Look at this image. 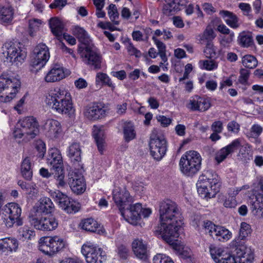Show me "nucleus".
Returning a JSON list of instances; mask_svg holds the SVG:
<instances>
[{
	"mask_svg": "<svg viewBox=\"0 0 263 263\" xmlns=\"http://www.w3.org/2000/svg\"><path fill=\"white\" fill-rule=\"evenodd\" d=\"M160 225L158 230L163 240L170 245L179 236V230L182 224L181 213L177 204L167 199L159 203Z\"/></svg>",
	"mask_w": 263,
	"mask_h": 263,
	"instance_id": "f257e3e1",
	"label": "nucleus"
},
{
	"mask_svg": "<svg viewBox=\"0 0 263 263\" xmlns=\"http://www.w3.org/2000/svg\"><path fill=\"white\" fill-rule=\"evenodd\" d=\"M47 106L59 114L70 115L74 111L70 93L63 88L51 90L46 95Z\"/></svg>",
	"mask_w": 263,
	"mask_h": 263,
	"instance_id": "f03ea898",
	"label": "nucleus"
},
{
	"mask_svg": "<svg viewBox=\"0 0 263 263\" xmlns=\"http://www.w3.org/2000/svg\"><path fill=\"white\" fill-rule=\"evenodd\" d=\"M39 125L33 117H27L20 120L16 124L13 132V137L16 139L27 141L32 139L39 133Z\"/></svg>",
	"mask_w": 263,
	"mask_h": 263,
	"instance_id": "7ed1b4c3",
	"label": "nucleus"
},
{
	"mask_svg": "<svg viewBox=\"0 0 263 263\" xmlns=\"http://www.w3.org/2000/svg\"><path fill=\"white\" fill-rule=\"evenodd\" d=\"M20 86L21 82L18 79L9 74H2L0 76V101L10 102L15 97Z\"/></svg>",
	"mask_w": 263,
	"mask_h": 263,
	"instance_id": "20e7f679",
	"label": "nucleus"
},
{
	"mask_svg": "<svg viewBox=\"0 0 263 263\" xmlns=\"http://www.w3.org/2000/svg\"><path fill=\"white\" fill-rule=\"evenodd\" d=\"M201 163V157L198 152L194 151L187 152L180 160V170L186 176H192L199 171Z\"/></svg>",
	"mask_w": 263,
	"mask_h": 263,
	"instance_id": "39448f33",
	"label": "nucleus"
},
{
	"mask_svg": "<svg viewBox=\"0 0 263 263\" xmlns=\"http://www.w3.org/2000/svg\"><path fill=\"white\" fill-rule=\"evenodd\" d=\"M1 212L3 222L7 228L12 227L15 223L17 226L23 224L21 218L22 209L18 204L8 203L2 208Z\"/></svg>",
	"mask_w": 263,
	"mask_h": 263,
	"instance_id": "423d86ee",
	"label": "nucleus"
},
{
	"mask_svg": "<svg viewBox=\"0 0 263 263\" xmlns=\"http://www.w3.org/2000/svg\"><path fill=\"white\" fill-rule=\"evenodd\" d=\"M79 47L78 53L83 62L93 69L101 68V56L97 52L93 44Z\"/></svg>",
	"mask_w": 263,
	"mask_h": 263,
	"instance_id": "0eeeda50",
	"label": "nucleus"
},
{
	"mask_svg": "<svg viewBox=\"0 0 263 263\" xmlns=\"http://www.w3.org/2000/svg\"><path fill=\"white\" fill-rule=\"evenodd\" d=\"M3 54L10 62H22L26 57L25 49L20 43L8 41L3 46Z\"/></svg>",
	"mask_w": 263,
	"mask_h": 263,
	"instance_id": "6e6552de",
	"label": "nucleus"
},
{
	"mask_svg": "<svg viewBox=\"0 0 263 263\" xmlns=\"http://www.w3.org/2000/svg\"><path fill=\"white\" fill-rule=\"evenodd\" d=\"M50 197L58 204L59 208L67 213H73L79 210V204L71 200L68 196L59 190H51L49 191Z\"/></svg>",
	"mask_w": 263,
	"mask_h": 263,
	"instance_id": "1a4fd4ad",
	"label": "nucleus"
},
{
	"mask_svg": "<svg viewBox=\"0 0 263 263\" xmlns=\"http://www.w3.org/2000/svg\"><path fill=\"white\" fill-rule=\"evenodd\" d=\"M149 146L151 155L154 159L159 161L165 155L167 149V142L163 135L152 134Z\"/></svg>",
	"mask_w": 263,
	"mask_h": 263,
	"instance_id": "9d476101",
	"label": "nucleus"
},
{
	"mask_svg": "<svg viewBox=\"0 0 263 263\" xmlns=\"http://www.w3.org/2000/svg\"><path fill=\"white\" fill-rule=\"evenodd\" d=\"M40 250L46 254L52 255L65 247V242L59 236L42 238Z\"/></svg>",
	"mask_w": 263,
	"mask_h": 263,
	"instance_id": "9b49d317",
	"label": "nucleus"
},
{
	"mask_svg": "<svg viewBox=\"0 0 263 263\" xmlns=\"http://www.w3.org/2000/svg\"><path fill=\"white\" fill-rule=\"evenodd\" d=\"M48 48L45 44H39L34 49L30 65L34 71L40 70L49 59Z\"/></svg>",
	"mask_w": 263,
	"mask_h": 263,
	"instance_id": "f8f14e48",
	"label": "nucleus"
},
{
	"mask_svg": "<svg viewBox=\"0 0 263 263\" xmlns=\"http://www.w3.org/2000/svg\"><path fill=\"white\" fill-rule=\"evenodd\" d=\"M81 252L85 256L87 263H102L105 260V256L102 255V250L95 245L87 243L83 245Z\"/></svg>",
	"mask_w": 263,
	"mask_h": 263,
	"instance_id": "ddd939ff",
	"label": "nucleus"
},
{
	"mask_svg": "<svg viewBox=\"0 0 263 263\" xmlns=\"http://www.w3.org/2000/svg\"><path fill=\"white\" fill-rule=\"evenodd\" d=\"M232 246L235 248V252L237 263H252L254 259V255L250 248L240 242L233 241Z\"/></svg>",
	"mask_w": 263,
	"mask_h": 263,
	"instance_id": "4468645a",
	"label": "nucleus"
},
{
	"mask_svg": "<svg viewBox=\"0 0 263 263\" xmlns=\"http://www.w3.org/2000/svg\"><path fill=\"white\" fill-rule=\"evenodd\" d=\"M31 222L36 229L47 231L55 230L59 224L58 220L52 215L43 216L40 219L33 218Z\"/></svg>",
	"mask_w": 263,
	"mask_h": 263,
	"instance_id": "2eb2a0df",
	"label": "nucleus"
},
{
	"mask_svg": "<svg viewBox=\"0 0 263 263\" xmlns=\"http://www.w3.org/2000/svg\"><path fill=\"white\" fill-rule=\"evenodd\" d=\"M68 184L72 191L77 194L83 193L86 190V183L81 173L72 171L68 174Z\"/></svg>",
	"mask_w": 263,
	"mask_h": 263,
	"instance_id": "dca6fc26",
	"label": "nucleus"
},
{
	"mask_svg": "<svg viewBox=\"0 0 263 263\" xmlns=\"http://www.w3.org/2000/svg\"><path fill=\"white\" fill-rule=\"evenodd\" d=\"M142 210V207L141 203H137L130 205L126 209H123L120 212L121 215L125 220L129 223L136 225L139 220L141 218V213Z\"/></svg>",
	"mask_w": 263,
	"mask_h": 263,
	"instance_id": "f3484780",
	"label": "nucleus"
},
{
	"mask_svg": "<svg viewBox=\"0 0 263 263\" xmlns=\"http://www.w3.org/2000/svg\"><path fill=\"white\" fill-rule=\"evenodd\" d=\"M106 112L103 104L93 103L85 107L83 114L88 120H97L104 118L106 115Z\"/></svg>",
	"mask_w": 263,
	"mask_h": 263,
	"instance_id": "a211bd4d",
	"label": "nucleus"
},
{
	"mask_svg": "<svg viewBox=\"0 0 263 263\" xmlns=\"http://www.w3.org/2000/svg\"><path fill=\"white\" fill-rule=\"evenodd\" d=\"M113 199L118 207L119 212L125 208V206L133 201L132 197L126 188H118L112 192Z\"/></svg>",
	"mask_w": 263,
	"mask_h": 263,
	"instance_id": "6ab92c4d",
	"label": "nucleus"
},
{
	"mask_svg": "<svg viewBox=\"0 0 263 263\" xmlns=\"http://www.w3.org/2000/svg\"><path fill=\"white\" fill-rule=\"evenodd\" d=\"M47 164L51 167V171H62L63 169V159L59 149L52 148L48 151Z\"/></svg>",
	"mask_w": 263,
	"mask_h": 263,
	"instance_id": "aec40b11",
	"label": "nucleus"
},
{
	"mask_svg": "<svg viewBox=\"0 0 263 263\" xmlns=\"http://www.w3.org/2000/svg\"><path fill=\"white\" fill-rule=\"evenodd\" d=\"M186 107L192 111H205L211 106L210 101L198 96L192 97L186 105Z\"/></svg>",
	"mask_w": 263,
	"mask_h": 263,
	"instance_id": "412c9836",
	"label": "nucleus"
},
{
	"mask_svg": "<svg viewBox=\"0 0 263 263\" xmlns=\"http://www.w3.org/2000/svg\"><path fill=\"white\" fill-rule=\"evenodd\" d=\"M240 146L241 140L240 139L233 140L229 145L222 147L216 153L215 157V160L217 163L219 164L224 161L229 155L233 154Z\"/></svg>",
	"mask_w": 263,
	"mask_h": 263,
	"instance_id": "4be33fe9",
	"label": "nucleus"
},
{
	"mask_svg": "<svg viewBox=\"0 0 263 263\" xmlns=\"http://www.w3.org/2000/svg\"><path fill=\"white\" fill-rule=\"evenodd\" d=\"M44 129L47 136L51 139L57 138L62 132L61 123L52 119H48L46 121Z\"/></svg>",
	"mask_w": 263,
	"mask_h": 263,
	"instance_id": "5701e85b",
	"label": "nucleus"
},
{
	"mask_svg": "<svg viewBox=\"0 0 263 263\" xmlns=\"http://www.w3.org/2000/svg\"><path fill=\"white\" fill-rule=\"evenodd\" d=\"M212 186L197 187L199 195L203 198H211L215 196L219 192L220 184L219 180H214L212 182Z\"/></svg>",
	"mask_w": 263,
	"mask_h": 263,
	"instance_id": "b1692460",
	"label": "nucleus"
},
{
	"mask_svg": "<svg viewBox=\"0 0 263 263\" xmlns=\"http://www.w3.org/2000/svg\"><path fill=\"white\" fill-rule=\"evenodd\" d=\"M81 149L79 143L73 142L69 147L68 156L73 165H78V170L79 167L82 168L80 164L81 162Z\"/></svg>",
	"mask_w": 263,
	"mask_h": 263,
	"instance_id": "393cba45",
	"label": "nucleus"
},
{
	"mask_svg": "<svg viewBox=\"0 0 263 263\" xmlns=\"http://www.w3.org/2000/svg\"><path fill=\"white\" fill-rule=\"evenodd\" d=\"M66 74L67 73L65 72L62 66L55 65L47 73L45 77V80L48 83L59 81L64 78Z\"/></svg>",
	"mask_w": 263,
	"mask_h": 263,
	"instance_id": "a878e982",
	"label": "nucleus"
},
{
	"mask_svg": "<svg viewBox=\"0 0 263 263\" xmlns=\"http://www.w3.org/2000/svg\"><path fill=\"white\" fill-rule=\"evenodd\" d=\"M248 202L252 212H254L255 215L261 212V216L263 217V194L257 193L252 195L250 197Z\"/></svg>",
	"mask_w": 263,
	"mask_h": 263,
	"instance_id": "bb28decb",
	"label": "nucleus"
},
{
	"mask_svg": "<svg viewBox=\"0 0 263 263\" xmlns=\"http://www.w3.org/2000/svg\"><path fill=\"white\" fill-rule=\"evenodd\" d=\"M14 10L11 6H2L0 7V22L4 25L12 24L14 18Z\"/></svg>",
	"mask_w": 263,
	"mask_h": 263,
	"instance_id": "cd10ccee",
	"label": "nucleus"
},
{
	"mask_svg": "<svg viewBox=\"0 0 263 263\" xmlns=\"http://www.w3.org/2000/svg\"><path fill=\"white\" fill-rule=\"evenodd\" d=\"M72 33L81 42L79 47H83V45L87 46L92 43L87 31L82 27L79 26H74L72 29Z\"/></svg>",
	"mask_w": 263,
	"mask_h": 263,
	"instance_id": "c85d7f7f",
	"label": "nucleus"
},
{
	"mask_svg": "<svg viewBox=\"0 0 263 263\" xmlns=\"http://www.w3.org/2000/svg\"><path fill=\"white\" fill-rule=\"evenodd\" d=\"M132 248L135 255L139 259H146L147 258V246L142 240L135 239L132 243Z\"/></svg>",
	"mask_w": 263,
	"mask_h": 263,
	"instance_id": "c756f323",
	"label": "nucleus"
},
{
	"mask_svg": "<svg viewBox=\"0 0 263 263\" xmlns=\"http://www.w3.org/2000/svg\"><path fill=\"white\" fill-rule=\"evenodd\" d=\"M17 240L15 238H5L0 239V253L16 251L18 248Z\"/></svg>",
	"mask_w": 263,
	"mask_h": 263,
	"instance_id": "7c9ffc66",
	"label": "nucleus"
},
{
	"mask_svg": "<svg viewBox=\"0 0 263 263\" xmlns=\"http://www.w3.org/2000/svg\"><path fill=\"white\" fill-rule=\"evenodd\" d=\"M33 163L28 157L23 159L21 165V173L23 177L27 180H31L33 175Z\"/></svg>",
	"mask_w": 263,
	"mask_h": 263,
	"instance_id": "2f4dec72",
	"label": "nucleus"
},
{
	"mask_svg": "<svg viewBox=\"0 0 263 263\" xmlns=\"http://www.w3.org/2000/svg\"><path fill=\"white\" fill-rule=\"evenodd\" d=\"M92 136L97 144L98 149L102 154L104 149V132L97 126H93Z\"/></svg>",
	"mask_w": 263,
	"mask_h": 263,
	"instance_id": "473e14b6",
	"label": "nucleus"
},
{
	"mask_svg": "<svg viewBox=\"0 0 263 263\" xmlns=\"http://www.w3.org/2000/svg\"><path fill=\"white\" fill-rule=\"evenodd\" d=\"M238 148H239V151L237 154V157L240 161L244 163H247L253 159L251 147L249 144L247 143L243 145L241 144V146Z\"/></svg>",
	"mask_w": 263,
	"mask_h": 263,
	"instance_id": "72a5a7b5",
	"label": "nucleus"
},
{
	"mask_svg": "<svg viewBox=\"0 0 263 263\" xmlns=\"http://www.w3.org/2000/svg\"><path fill=\"white\" fill-rule=\"evenodd\" d=\"M219 14L231 28H237L239 26L238 18L233 13L227 10H221L219 12Z\"/></svg>",
	"mask_w": 263,
	"mask_h": 263,
	"instance_id": "f704fd0d",
	"label": "nucleus"
},
{
	"mask_svg": "<svg viewBox=\"0 0 263 263\" xmlns=\"http://www.w3.org/2000/svg\"><path fill=\"white\" fill-rule=\"evenodd\" d=\"M37 210L45 215H48L54 211V205L49 198L43 197L40 199Z\"/></svg>",
	"mask_w": 263,
	"mask_h": 263,
	"instance_id": "c9c22d12",
	"label": "nucleus"
},
{
	"mask_svg": "<svg viewBox=\"0 0 263 263\" xmlns=\"http://www.w3.org/2000/svg\"><path fill=\"white\" fill-rule=\"evenodd\" d=\"M238 44L242 47L248 48L253 44V39L251 32L242 31L239 34L237 39Z\"/></svg>",
	"mask_w": 263,
	"mask_h": 263,
	"instance_id": "e433bc0d",
	"label": "nucleus"
},
{
	"mask_svg": "<svg viewBox=\"0 0 263 263\" xmlns=\"http://www.w3.org/2000/svg\"><path fill=\"white\" fill-rule=\"evenodd\" d=\"M214 229L213 234H211V237L214 239L224 241L230 238V232L228 229L218 226Z\"/></svg>",
	"mask_w": 263,
	"mask_h": 263,
	"instance_id": "4c0bfd02",
	"label": "nucleus"
},
{
	"mask_svg": "<svg viewBox=\"0 0 263 263\" xmlns=\"http://www.w3.org/2000/svg\"><path fill=\"white\" fill-rule=\"evenodd\" d=\"M49 26L52 33L57 37L60 38L63 32L64 25L58 18H51L49 21Z\"/></svg>",
	"mask_w": 263,
	"mask_h": 263,
	"instance_id": "58836bf2",
	"label": "nucleus"
},
{
	"mask_svg": "<svg viewBox=\"0 0 263 263\" xmlns=\"http://www.w3.org/2000/svg\"><path fill=\"white\" fill-rule=\"evenodd\" d=\"M210 175L211 173L208 171L205 174L200 175L196 184L197 187H205V186L211 187L212 185V182H213L214 180H219L216 174H215L214 175H213L212 178L210 177Z\"/></svg>",
	"mask_w": 263,
	"mask_h": 263,
	"instance_id": "ea45409f",
	"label": "nucleus"
},
{
	"mask_svg": "<svg viewBox=\"0 0 263 263\" xmlns=\"http://www.w3.org/2000/svg\"><path fill=\"white\" fill-rule=\"evenodd\" d=\"M17 184L31 196H35L38 193L37 187L34 183H27L22 180H19Z\"/></svg>",
	"mask_w": 263,
	"mask_h": 263,
	"instance_id": "a19ab883",
	"label": "nucleus"
},
{
	"mask_svg": "<svg viewBox=\"0 0 263 263\" xmlns=\"http://www.w3.org/2000/svg\"><path fill=\"white\" fill-rule=\"evenodd\" d=\"M124 137L126 142H129L136 137V132L133 124L130 122L125 123L123 126Z\"/></svg>",
	"mask_w": 263,
	"mask_h": 263,
	"instance_id": "79ce46f5",
	"label": "nucleus"
},
{
	"mask_svg": "<svg viewBox=\"0 0 263 263\" xmlns=\"http://www.w3.org/2000/svg\"><path fill=\"white\" fill-rule=\"evenodd\" d=\"M209 250L212 258L216 263L219 261L227 252L223 248L215 245H211Z\"/></svg>",
	"mask_w": 263,
	"mask_h": 263,
	"instance_id": "37998d69",
	"label": "nucleus"
},
{
	"mask_svg": "<svg viewBox=\"0 0 263 263\" xmlns=\"http://www.w3.org/2000/svg\"><path fill=\"white\" fill-rule=\"evenodd\" d=\"M98 223L96 220L92 218H87L82 220L80 223V226L83 230L95 232L98 228Z\"/></svg>",
	"mask_w": 263,
	"mask_h": 263,
	"instance_id": "c03bdc74",
	"label": "nucleus"
},
{
	"mask_svg": "<svg viewBox=\"0 0 263 263\" xmlns=\"http://www.w3.org/2000/svg\"><path fill=\"white\" fill-rule=\"evenodd\" d=\"M152 40L154 42L155 45H156L158 49V54L160 57L162 61L164 63L166 62L167 61V58L166 55V45L155 36H153L152 37Z\"/></svg>",
	"mask_w": 263,
	"mask_h": 263,
	"instance_id": "a18cd8bd",
	"label": "nucleus"
},
{
	"mask_svg": "<svg viewBox=\"0 0 263 263\" xmlns=\"http://www.w3.org/2000/svg\"><path fill=\"white\" fill-rule=\"evenodd\" d=\"M242 64L247 68L254 69L257 66L258 61L254 56L247 54L242 58Z\"/></svg>",
	"mask_w": 263,
	"mask_h": 263,
	"instance_id": "49530a36",
	"label": "nucleus"
},
{
	"mask_svg": "<svg viewBox=\"0 0 263 263\" xmlns=\"http://www.w3.org/2000/svg\"><path fill=\"white\" fill-rule=\"evenodd\" d=\"M216 36L214 30L211 27H207L201 36V41L205 43H213V40Z\"/></svg>",
	"mask_w": 263,
	"mask_h": 263,
	"instance_id": "de8ad7c7",
	"label": "nucleus"
},
{
	"mask_svg": "<svg viewBox=\"0 0 263 263\" xmlns=\"http://www.w3.org/2000/svg\"><path fill=\"white\" fill-rule=\"evenodd\" d=\"M234 32H231L228 35H223L219 38V44L221 49H229L233 42Z\"/></svg>",
	"mask_w": 263,
	"mask_h": 263,
	"instance_id": "09e8293b",
	"label": "nucleus"
},
{
	"mask_svg": "<svg viewBox=\"0 0 263 263\" xmlns=\"http://www.w3.org/2000/svg\"><path fill=\"white\" fill-rule=\"evenodd\" d=\"M250 226L249 224L246 222H242L240 226L239 231V236L238 238L236 239L234 241L238 240V241L244 244V242L242 241L246 237L248 236L250 233Z\"/></svg>",
	"mask_w": 263,
	"mask_h": 263,
	"instance_id": "8fccbe9b",
	"label": "nucleus"
},
{
	"mask_svg": "<svg viewBox=\"0 0 263 263\" xmlns=\"http://www.w3.org/2000/svg\"><path fill=\"white\" fill-rule=\"evenodd\" d=\"M108 14L110 20L115 25H118L119 22L117 20L119 18V13L115 5L111 4L108 8Z\"/></svg>",
	"mask_w": 263,
	"mask_h": 263,
	"instance_id": "3c124183",
	"label": "nucleus"
},
{
	"mask_svg": "<svg viewBox=\"0 0 263 263\" xmlns=\"http://www.w3.org/2000/svg\"><path fill=\"white\" fill-rule=\"evenodd\" d=\"M96 82L97 83L102 82L111 87L112 89L115 88V86L112 83L110 79L106 73L103 72L98 73L96 78Z\"/></svg>",
	"mask_w": 263,
	"mask_h": 263,
	"instance_id": "603ef678",
	"label": "nucleus"
},
{
	"mask_svg": "<svg viewBox=\"0 0 263 263\" xmlns=\"http://www.w3.org/2000/svg\"><path fill=\"white\" fill-rule=\"evenodd\" d=\"M20 236L24 240L31 239L35 235L34 231L30 230L28 227H23L18 230Z\"/></svg>",
	"mask_w": 263,
	"mask_h": 263,
	"instance_id": "864d4df0",
	"label": "nucleus"
},
{
	"mask_svg": "<svg viewBox=\"0 0 263 263\" xmlns=\"http://www.w3.org/2000/svg\"><path fill=\"white\" fill-rule=\"evenodd\" d=\"M205 56L210 59L215 58L217 53L216 51V47L213 43H206L205 48L204 50Z\"/></svg>",
	"mask_w": 263,
	"mask_h": 263,
	"instance_id": "5fc2aeb1",
	"label": "nucleus"
},
{
	"mask_svg": "<svg viewBox=\"0 0 263 263\" xmlns=\"http://www.w3.org/2000/svg\"><path fill=\"white\" fill-rule=\"evenodd\" d=\"M41 24V21L39 19H33L29 21V32L31 36H33L34 33L37 31Z\"/></svg>",
	"mask_w": 263,
	"mask_h": 263,
	"instance_id": "6e6d98bb",
	"label": "nucleus"
},
{
	"mask_svg": "<svg viewBox=\"0 0 263 263\" xmlns=\"http://www.w3.org/2000/svg\"><path fill=\"white\" fill-rule=\"evenodd\" d=\"M153 263H174L168 256L163 254H157L153 258Z\"/></svg>",
	"mask_w": 263,
	"mask_h": 263,
	"instance_id": "4d7b16f0",
	"label": "nucleus"
},
{
	"mask_svg": "<svg viewBox=\"0 0 263 263\" xmlns=\"http://www.w3.org/2000/svg\"><path fill=\"white\" fill-rule=\"evenodd\" d=\"M178 8L176 3H166L163 8L162 12L166 16L171 15Z\"/></svg>",
	"mask_w": 263,
	"mask_h": 263,
	"instance_id": "13d9d810",
	"label": "nucleus"
},
{
	"mask_svg": "<svg viewBox=\"0 0 263 263\" xmlns=\"http://www.w3.org/2000/svg\"><path fill=\"white\" fill-rule=\"evenodd\" d=\"M35 149L37 152V157L43 158L46 151L45 143L41 140L37 141L35 143Z\"/></svg>",
	"mask_w": 263,
	"mask_h": 263,
	"instance_id": "bf43d9fd",
	"label": "nucleus"
},
{
	"mask_svg": "<svg viewBox=\"0 0 263 263\" xmlns=\"http://www.w3.org/2000/svg\"><path fill=\"white\" fill-rule=\"evenodd\" d=\"M240 76L238 78L239 82L242 85H246L250 76V72L246 68H241L239 71Z\"/></svg>",
	"mask_w": 263,
	"mask_h": 263,
	"instance_id": "052dcab7",
	"label": "nucleus"
},
{
	"mask_svg": "<svg viewBox=\"0 0 263 263\" xmlns=\"http://www.w3.org/2000/svg\"><path fill=\"white\" fill-rule=\"evenodd\" d=\"M199 63L202 64V68L207 70H213L218 67L217 63L214 60L200 61Z\"/></svg>",
	"mask_w": 263,
	"mask_h": 263,
	"instance_id": "680f3d73",
	"label": "nucleus"
},
{
	"mask_svg": "<svg viewBox=\"0 0 263 263\" xmlns=\"http://www.w3.org/2000/svg\"><path fill=\"white\" fill-rule=\"evenodd\" d=\"M201 226L204 229L205 233H208L211 236L213 234L214 228L216 229L217 226H216L212 221L205 220L201 222Z\"/></svg>",
	"mask_w": 263,
	"mask_h": 263,
	"instance_id": "e2e57ef3",
	"label": "nucleus"
},
{
	"mask_svg": "<svg viewBox=\"0 0 263 263\" xmlns=\"http://www.w3.org/2000/svg\"><path fill=\"white\" fill-rule=\"evenodd\" d=\"M262 128L259 125L255 124L252 126L250 131L247 133V136L250 138H257L262 133Z\"/></svg>",
	"mask_w": 263,
	"mask_h": 263,
	"instance_id": "0e129e2a",
	"label": "nucleus"
},
{
	"mask_svg": "<svg viewBox=\"0 0 263 263\" xmlns=\"http://www.w3.org/2000/svg\"><path fill=\"white\" fill-rule=\"evenodd\" d=\"M218 263H237V261L236 256L234 257L230 253L226 252Z\"/></svg>",
	"mask_w": 263,
	"mask_h": 263,
	"instance_id": "69168bd1",
	"label": "nucleus"
},
{
	"mask_svg": "<svg viewBox=\"0 0 263 263\" xmlns=\"http://www.w3.org/2000/svg\"><path fill=\"white\" fill-rule=\"evenodd\" d=\"M54 178L56 179L57 183V184L58 187H63L65 185V182L64 180V175L63 174V170L62 171H55Z\"/></svg>",
	"mask_w": 263,
	"mask_h": 263,
	"instance_id": "338daca9",
	"label": "nucleus"
},
{
	"mask_svg": "<svg viewBox=\"0 0 263 263\" xmlns=\"http://www.w3.org/2000/svg\"><path fill=\"white\" fill-rule=\"evenodd\" d=\"M228 130L233 134H237L240 130V125L235 121H232L227 125Z\"/></svg>",
	"mask_w": 263,
	"mask_h": 263,
	"instance_id": "774afa93",
	"label": "nucleus"
}]
</instances>
